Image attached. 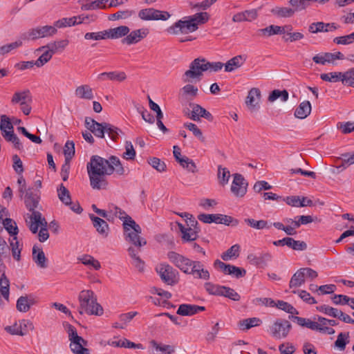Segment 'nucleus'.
<instances>
[{
	"instance_id": "774afa93",
	"label": "nucleus",
	"mask_w": 354,
	"mask_h": 354,
	"mask_svg": "<svg viewBox=\"0 0 354 354\" xmlns=\"http://www.w3.org/2000/svg\"><path fill=\"white\" fill-rule=\"evenodd\" d=\"M342 83L344 85L354 88V68H351L344 73Z\"/></svg>"
},
{
	"instance_id": "5701e85b",
	"label": "nucleus",
	"mask_w": 354,
	"mask_h": 354,
	"mask_svg": "<svg viewBox=\"0 0 354 354\" xmlns=\"http://www.w3.org/2000/svg\"><path fill=\"white\" fill-rule=\"evenodd\" d=\"M205 308L192 304H181L177 310V314L181 316H192L200 311H204Z\"/></svg>"
},
{
	"instance_id": "c85d7f7f",
	"label": "nucleus",
	"mask_w": 354,
	"mask_h": 354,
	"mask_svg": "<svg viewBox=\"0 0 354 354\" xmlns=\"http://www.w3.org/2000/svg\"><path fill=\"white\" fill-rule=\"evenodd\" d=\"M246 59L243 55H236L229 59L225 64V71L232 72L240 68L245 62Z\"/></svg>"
},
{
	"instance_id": "a18cd8bd",
	"label": "nucleus",
	"mask_w": 354,
	"mask_h": 354,
	"mask_svg": "<svg viewBox=\"0 0 354 354\" xmlns=\"http://www.w3.org/2000/svg\"><path fill=\"white\" fill-rule=\"evenodd\" d=\"M305 283L304 274L302 272L301 269L298 270L292 277L289 287L290 288H297L302 286Z\"/></svg>"
},
{
	"instance_id": "e2e57ef3",
	"label": "nucleus",
	"mask_w": 354,
	"mask_h": 354,
	"mask_svg": "<svg viewBox=\"0 0 354 354\" xmlns=\"http://www.w3.org/2000/svg\"><path fill=\"white\" fill-rule=\"evenodd\" d=\"M65 162H70L75 155V144L73 141L68 140L64 148Z\"/></svg>"
},
{
	"instance_id": "f3484780",
	"label": "nucleus",
	"mask_w": 354,
	"mask_h": 354,
	"mask_svg": "<svg viewBox=\"0 0 354 354\" xmlns=\"http://www.w3.org/2000/svg\"><path fill=\"white\" fill-rule=\"evenodd\" d=\"M149 33V30L147 28L135 30L127 35L122 40L123 44L131 45L136 44L145 38Z\"/></svg>"
},
{
	"instance_id": "79ce46f5",
	"label": "nucleus",
	"mask_w": 354,
	"mask_h": 354,
	"mask_svg": "<svg viewBox=\"0 0 354 354\" xmlns=\"http://www.w3.org/2000/svg\"><path fill=\"white\" fill-rule=\"evenodd\" d=\"M3 225L6 230L11 236L17 237V236L19 233V230L17 223L14 220L10 218H6L3 220Z\"/></svg>"
},
{
	"instance_id": "4d7b16f0",
	"label": "nucleus",
	"mask_w": 354,
	"mask_h": 354,
	"mask_svg": "<svg viewBox=\"0 0 354 354\" xmlns=\"http://www.w3.org/2000/svg\"><path fill=\"white\" fill-rule=\"evenodd\" d=\"M24 39H21V36L19 37V39L15 41V42L3 45L0 47V55H4L8 53H10L11 50L16 49L21 46H22Z\"/></svg>"
},
{
	"instance_id": "864d4df0",
	"label": "nucleus",
	"mask_w": 354,
	"mask_h": 354,
	"mask_svg": "<svg viewBox=\"0 0 354 354\" xmlns=\"http://www.w3.org/2000/svg\"><path fill=\"white\" fill-rule=\"evenodd\" d=\"M271 12L279 17H291L295 13L292 8L288 7H276Z\"/></svg>"
},
{
	"instance_id": "a211bd4d",
	"label": "nucleus",
	"mask_w": 354,
	"mask_h": 354,
	"mask_svg": "<svg viewBox=\"0 0 354 354\" xmlns=\"http://www.w3.org/2000/svg\"><path fill=\"white\" fill-rule=\"evenodd\" d=\"M261 99V91L257 88H251L246 98L245 104L251 111L257 109Z\"/></svg>"
},
{
	"instance_id": "a19ab883",
	"label": "nucleus",
	"mask_w": 354,
	"mask_h": 354,
	"mask_svg": "<svg viewBox=\"0 0 354 354\" xmlns=\"http://www.w3.org/2000/svg\"><path fill=\"white\" fill-rule=\"evenodd\" d=\"M150 345L156 352H161L162 354H172L175 352V348L171 345L159 344L155 340L150 342Z\"/></svg>"
},
{
	"instance_id": "2eb2a0df",
	"label": "nucleus",
	"mask_w": 354,
	"mask_h": 354,
	"mask_svg": "<svg viewBox=\"0 0 354 354\" xmlns=\"http://www.w3.org/2000/svg\"><path fill=\"white\" fill-rule=\"evenodd\" d=\"M231 192L237 197H243L247 192L248 183L240 174L233 175Z\"/></svg>"
},
{
	"instance_id": "4c0bfd02",
	"label": "nucleus",
	"mask_w": 354,
	"mask_h": 354,
	"mask_svg": "<svg viewBox=\"0 0 354 354\" xmlns=\"http://www.w3.org/2000/svg\"><path fill=\"white\" fill-rule=\"evenodd\" d=\"M35 304L33 298H28L27 296H21L17 301V309L19 312L26 313L29 310L30 306Z\"/></svg>"
},
{
	"instance_id": "393cba45",
	"label": "nucleus",
	"mask_w": 354,
	"mask_h": 354,
	"mask_svg": "<svg viewBox=\"0 0 354 354\" xmlns=\"http://www.w3.org/2000/svg\"><path fill=\"white\" fill-rule=\"evenodd\" d=\"M26 102H32V95L29 90L15 92L11 99L12 104H24Z\"/></svg>"
},
{
	"instance_id": "dca6fc26",
	"label": "nucleus",
	"mask_w": 354,
	"mask_h": 354,
	"mask_svg": "<svg viewBox=\"0 0 354 354\" xmlns=\"http://www.w3.org/2000/svg\"><path fill=\"white\" fill-rule=\"evenodd\" d=\"M106 124V122L100 123L90 117L85 118V127L97 138L104 137Z\"/></svg>"
},
{
	"instance_id": "6e6d98bb",
	"label": "nucleus",
	"mask_w": 354,
	"mask_h": 354,
	"mask_svg": "<svg viewBox=\"0 0 354 354\" xmlns=\"http://www.w3.org/2000/svg\"><path fill=\"white\" fill-rule=\"evenodd\" d=\"M239 245L235 244L230 247L226 252H223L221 255V258L224 261H228L232 258H236L239 255Z\"/></svg>"
},
{
	"instance_id": "603ef678",
	"label": "nucleus",
	"mask_w": 354,
	"mask_h": 354,
	"mask_svg": "<svg viewBox=\"0 0 354 354\" xmlns=\"http://www.w3.org/2000/svg\"><path fill=\"white\" fill-rule=\"evenodd\" d=\"M344 73L342 72H331L328 73H322L320 75V78L323 81L330 82H342L343 79Z\"/></svg>"
},
{
	"instance_id": "f8f14e48",
	"label": "nucleus",
	"mask_w": 354,
	"mask_h": 354,
	"mask_svg": "<svg viewBox=\"0 0 354 354\" xmlns=\"http://www.w3.org/2000/svg\"><path fill=\"white\" fill-rule=\"evenodd\" d=\"M35 329L33 323L28 319H22L19 324H15L12 326H7L6 330L11 335L24 336L29 330L32 331Z\"/></svg>"
},
{
	"instance_id": "423d86ee",
	"label": "nucleus",
	"mask_w": 354,
	"mask_h": 354,
	"mask_svg": "<svg viewBox=\"0 0 354 354\" xmlns=\"http://www.w3.org/2000/svg\"><path fill=\"white\" fill-rule=\"evenodd\" d=\"M207 71L206 59L198 57L194 59L189 64V68L183 75L184 82H190L193 80H200L203 72Z\"/></svg>"
},
{
	"instance_id": "052dcab7",
	"label": "nucleus",
	"mask_w": 354,
	"mask_h": 354,
	"mask_svg": "<svg viewBox=\"0 0 354 354\" xmlns=\"http://www.w3.org/2000/svg\"><path fill=\"white\" fill-rule=\"evenodd\" d=\"M244 222L248 224L250 227L257 229L262 230L264 228H269L270 225H268V222L264 220L256 221L253 218H245Z\"/></svg>"
},
{
	"instance_id": "58836bf2",
	"label": "nucleus",
	"mask_w": 354,
	"mask_h": 354,
	"mask_svg": "<svg viewBox=\"0 0 354 354\" xmlns=\"http://www.w3.org/2000/svg\"><path fill=\"white\" fill-rule=\"evenodd\" d=\"M258 33L268 37L274 35H282L285 33V28H282L279 26L270 25L265 28L259 29Z\"/></svg>"
},
{
	"instance_id": "8fccbe9b",
	"label": "nucleus",
	"mask_w": 354,
	"mask_h": 354,
	"mask_svg": "<svg viewBox=\"0 0 354 354\" xmlns=\"http://www.w3.org/2000/svg\"><path fill=\"white\" fill-rule=\"evenodd\" d=\"M349 333H340L335 342V346L340 351H344L346 346L349 342Z\"/></svg>"
},
{
	"instance_id": "3c124183",
	"label": "nucleus",
	"mask_w": 354,
	"mask_h": 354,
	"mask_svg": "<svg viewBox=\"0 0 354 354\" xmlns=\"http://www.w3.org/2000/svg\"><path fill=\"white\" fill-rule=\"evenodd\" d=\"M9 286L10 282L6 274L3 273L0 277V292L3 298L9 301Z\"/></svg>"
},
{
	"instance_id": "680f3d73",
	"label": "nucleus",
	"mask_w": 354,
	"mask_h": 354,
	"mask_svg": "<svg viewBox=\"0 0 354 354\" xmlns=\"http://www.w3.org/2000/svg\"><path fill=\"white\" fill-rule=\"evenodd\" d=\"M278 98H280L282 102H286L288 99V93L286 90H274L270 94L268 100L270 102H274Z\"/></svg>"
},
{
	"instance_id": "338daca9",
	"label": "nucleus",
	"mask_w": 354,
	"mask_h": 354,
	"mask_svg": "<svg viewBox=\"0 0 354 354\" xmlns=\"http://www.w3.org/2000/svg\"><path fill=\"white\" fill-rule=\"evenodd\" d=\"M230 177V171L227 168L223 167L221 165H219L218 167V178L220 183L223 185L227 184L228 183Z\"/></svg>"
},
{
	"instance_id": "69168bd1",
	"label": "nucleus",
	"mask_w": 354,
	"mask_h": 354,
	"mask_svg": "<svg viewBox=\"0 0 354 354\" xmlns=\"http://www.w3.org/2000/svg\"><path fill=\"white\" fill-rule=\"evenodd\" d=\"M105 133H106L109 137L113 141H116L119 137L122 131L118 127L106 122L105 126Z\"/></svg>"
},
{
	"instance_id": "473e14b6",
	"label": "nucleus",
	"mask_w": 354,
	"mask_h": 354,
	"mask_svg": "<svg viewBox=\"0 0 354 354\" xmlns=\"http://www.w3.org/2000/svg\"><path fill=\"white\" fill-rule=\"evenodd\" d=\"M312 106L309 101L305 100L299 104L295 109V116L299 119H305L311 112Z\"/></svg>"
},
{
	"instance_id": "9b49d317",
	"label": "nucleus",
	"mask_w": 354,
	"mask_h": 354,
	"mask_svg": "<svg viewBox=\"0 0 354 354\" xmlns=\"http://www.w3.org/2000/svg\"><path fill=\"white\" fill-rule=\"evenodd\" d=\"M138 17L144 21H166L171 17V15L167 11L149 8L140 10L138 12Z\"/></svg>"
},
{
	"instance_id": "c9c22d12",
	"label": "nucleus",
	"mask_w": 354,
	"mask_h": 354,
	"mask_svg": "<svg viewBox=\"0 0 354 354\" xmlns=\"http://www.w3.org/2000/svg\"><path fill=\"white\" fill-rule=\"evenodd\" d=\"M14 127L12 124L10 122L9 118H8L6 115H2L1 116V122H0V130L2 134V136L6 139L8 137L6 134L8 135L12 134L14 133L13 130Z\"/></svg>"
},
{
	"instance_id": "de8ad7c7",
	"label": "nucleus",
	"mask_w": 354,
	"mask_h": 354,
	"mask_svg": "<svg viewBox=\"0 0 354 354\" xmlns=\"http://www.w3.org/2000/svg\"><path fill=\"white\" fill-rule=\"evenodd\" d=\"M57 192L59 199L66 205H68L71 203V198L68 189L63 184H61Z\"/></svg>"
},
{
	"instance_id": "b1692460",
	"label": "nucleus",
	"mask_w": 354,
	"mask_h": 354,
	"mask_svg": "<svg viewBox=\"0 0 354 354\" xmlns=\"http://www.w3.org/2000/svg\"><path fill=\"white\" fill-rule=\"evenodd\" d=\"M283 201L288 205L292 207H306L313 205V201L304 196L301 198L297 196H287L283 198Z\"/></svg>"
},
{
	"instance_id": "c756f323",
	"label": "nucleus",
	"mask_w": 354,
	"mask_h": 354,
	"mask_svg": "<svg viewBox=\"0 0 354 354\" xmlns=\"http://www.w3.org/2000/svg\"><path fill=\"white\" fill-rule=\"evenodd\" d=\"M24 203L30 212L36 211L35 208L37 207L39 204V196L37 194H35L30 189H28L25 194Z\"/></svg>"
},
{
	"instance_id": "4468645a",
	"label": "nucleus",
	"mask_w": 354,
	"mask_h": 354,
	"mask_svg": "<svg viewBox=\"0 0 354 354\" xmlns=\"http://www.w3.org/2000/svg\"><path fill=\"white\" fill-rule=\"evenodd\" d=\"M198 218L205 223H215L217 224H224L225 225H230L233 221L232 216L221 214H201L198 216Z\"/></svg>"
},
{
	"instance_id": "ddd939ff",
	"label": "nucleus",
	"mask_w": 354,
	"mask_h": 354,
	"mask_svg": "<svg viewBox=\"0 0 354 354\" xmlns=\"http://www.w3.org/2000/svg\"><path fill=\"white\" fill-rule=\"evenodd\" d=\"M26 223L32 234H36L38 232V228L44 226H48V223L46 218L38 211H33L31 214L28 216Z\"/></svg>"
},
{
	"instance_id": "5fc2aeb1",
	"label": "nucleus",
	"mask_w": 354,
	"mask_h": 354,
	"mask_svg": "<svg viewBox=\"0 0 354 354\" xmlns=\"http://www.w3.org/2000/svg\"><path fill=\"white\" fill-rule=\"evenodd\" d=\"M311 0H290L289 3L295 12L302 11L310 6Z\"/></svg>"
},
{
	"instance_id": "37998d69",
	"label": "nucleus",
	"mask_w": 354,
	"mask_h": 354,
	"mask_svg": "<svg viewBox=\"0 0 354 354\" xmlns=\"http://www.w3.org/2000/svg\"><path fill=\"white\" fill-rule=\"evenodd\" d=\"M261 323V320L257 317L248 318L241 320L239 322V326L241 330H246L254 326H259Z\"/></svg>"
},
{
	"instance_id": "2f4dec72",
	"label": "nucleus",
	"mask_w": 354,
	"mask_h": 354,
	"mask_svg": "<svg viewBox=\"0 0 354 354\" xmlns=\"http://www.w3.org/2000/svg\"><path fill=\"white\" fill-rule=\"evenodd\" d=\"M257 17V12L255 10H245L234 15L232 17L234 22L252 21Z\"/></svg>"
},
{
	"instance_id": "13d9d810",
	"label": "nucleus",
	"mask_w": 354,
	"mask_h": 354,
	"mask_svg": "<svg viewBox=\"0 0 354 354\" xmlns=\"http://www.w3.org/2000/svg\"><path fill=\"white\" fill-rule=\"evenodd\" d=\"M287 246L294 250L304 251L307 249V244L303 241H296L288 237Z\"/></svg>"
},
{
	"instance_id": "0eeeda50",
	"label": "nucleus",
	"mask_w": 354,
	"mask_h": 354,
	"mask_svg": "<svg viewBox=\"0 0 354 354\" xmlns=\"http://www.w3.org/2000/svg\"><path fill=\"white\" fill-rule=\"evenodd\" d=\"M66 330L71 342L70 348L72 352L75 354H89V350L85 348L87 342L77 335L76 328L71 324H67Z\"/></svg>"
},
{
	"instance_id": "6e6552de",
	"label": "nucleus",
	"mask_w": 354,
	"mask_h": 354,
	"mask_svg": "<svg viewBox=\"0 0 354 354\" xmlns=\"http://www.w3.org/2000/svg\"><path fill=\"white\" fill-rule=\"evenodd\" d=\"M57 32V28L53 26H38L22 33L21 37L26 41L35 40L39 38L53 36L55 35Z\"/></svg>"
},
{
	"instance_id": "72a5a7b5",
	"label": "nucleus",
	"mask_w": 354,
	"mask_h": 354,
	"mask_svg": "<svg viewBox=\"0 0 354 354\" xmlns=\"http://www.w3.org/2000/svg\"><path fill=\"white\" fill-rule=\"evenodd\" d=\"M68 39H62L48 43L46 46H43L37 48V50H44L46 48H50L51 51L55 53L59 51H62L68 45Z\"/></svg>"
},
{
	"instance_id": "412c9836",
	"label": "nucleus",
	"mask_w": 354,
	"mask_h": 354,
	"mask_svg": "<svg viewBox=\"0 0 354 354\" xmlns=\"http://www.w3.org/2000/svg\"><path fill=\"white\" fill-rule=\"evenodd\" d=\"M97 79L100 82L109 80L121 82L127 79V75L123 71L104 72L99 74L97 77Z\"/></svg>"
},
{
	"instance_id": "4be33fe9",
	"label": "nucleus",
	"mask_w": 354,
	"mask_h": 354,
	"mask_svg": "<svg viewBox=\"0 0 354 354\" xmlns=\"http://www.w3.org/2000/svg\"><path fill=\"white\" fill-rule=\"evenodd\" d=\"M190 106L192 107V115L190 118L194 121H198L200 117L204 118L208 120H212L213 117L212 114L205 109L197 104H191Z\"/></svg>"
},
{
	"instance_id": "7c9ffc66",
	"label": "nucleus",
	"mask_w": 354,
	"mask_h": 354,
	"mask_svg": "<svg viewBox=\"0 0 354 354\" xmlns=\"http://www.w3.org/2000/svg\"><path fill=\"white\" fill-rule=\"evenodd\" d=\"M32 259L37 266L41 268H47V259L42 249L37 248V246L32 248Z\"/></svg>"
},
{
	"instance_id": "7ed1b4c3",
	"label": "nucleus",
	"mask_w": 354,
	"mask_h": 354,
	"mask_svg": "<svg viewBox=\"0 0 354 354\" xmlns=\"http://www.w3.org/2000/svg\"><path fill=\"white\" fill-rule=\"evenodd\" d=\"M209 19L207 12H198L194 15L183 17L167 28V31L171 35L188 34L195 32L198 26L205 24Z\"/></svg>"
},
{
	"instance_id": "cd10ccee",
	"label": "nucleus",
	"mask_w": 354,
	"mask_h": 354,
	"mask_svg": "<svg viewBox=\"0 0 354 354\" xmlns=\"http://www.w3.org/2000/svg\"><path fill=\"white\" fill-rule=\"evenodd\" d=\"M272 259V256L269 253H262L259 256L254 254H250L248 256V259L252 265L257 266H263L267 264Z\"/></svg>"
},
{
	"instance_id": "ea45409f",
	"label": "nucleus",
	"mask_w": 354,
	"mask_h": 354,
	"mask_svg": "<svg viewBox=\"0 0 354 354\" xmlns=\"http://www.w3.org/2000/svg\"><path fill=\"white\" fill-rule=\"evenodd\" d=\"M109 162L110 164V168L113 169V173L115 171L120 176L126 174V170L118 157L114 156H111L109 159Z\"/></svg>"
},
{
	"instance_id": "49530a36",
	"label": "nucleus",
	"mask_w": 354,
	"mask_h": 354,
	"mask_svg": "<svg viewBox=\"0 0 354 354\" xmlns=\"http://www.w3.org/2000/svg\"><path fill=\"white\" fill-rule=\"evenodd\" d=\"M36 51L38 52L39 50L37 49ZM41 51L43 52L42 54L35 61L36 66L38 68H40L48 63L54 55V53L51 51L50 48H46Z\"/></svg>"
},
{
	"instance_id": "f03ea898",
	"label": "nucleus",
	"mask_w": 354,
	"mask_h": 354,
	"mask_svg": "<svg viewBox=\"0 0 354 354\" xmlns=\"http://www.w3.org/2000/svg\"><path fill=\"white\" fill-rule=\"evenodd\" d=\"M167 257L170 261L175 264L181 271L186 274H192L195 279L203 280L209 279V272L204 268L201 261H192L175 252H169L167 254Z\"/></svg>"
},
{
	"instance_id": "a878e982",
	"label": "nucleus",
	"mask_w": 354,
	"mask_h": 354,
	"mask_svg": "<svg viewBox=\"0 0 354 354\" xmlns=\"http://www.w3.org/2000/svg\"><path fill=\"white\" fill-rule=\"evenodd\" d=\"M75 95L79 99L86 100H91L94 97L93 89L88 84L77 86L75 90Z\"/></svg>"
},
{
	"instance_id": "f257e3e1",
	"label": "nucleus",
	"mask_w": 354,
	"mask_h": 354,
	"mask_svg": "<svg viewBox=\"0 0 354 354\" xmlns=\"http://www.w3.org/2000/svg\"><path fill=\"white\" fill-rule=\"evenodd\" d=\"M86 169L91 187L94 189H106L108 182L105 176L113 174L109 160L99 156H93L87 163Z\"/></svg>"
},
{
	"instance_id": "09e8293b",
	"label": "nucleus",
	"mask_w": 354,
	"mask_h": 354,
	"mask_svg": "<svg viewBox=\"0 0 354 354\" xmlns=\"http://www.w3.org/2000/svg\"><path fill=\"white\" fill-rule=\"evenodd\" d=\"M78 259L85 266H92L95 270H98L101 268L100 263L95 259L93 257L84 254Z\"/></svg>"
},
{
	"instance_id": "20e7f679",
	"label": "nucleus",
	"mask_w": 354,
	"mask_h": 354,
	"mask_svg": "<svg viewBox=\"0 0 354 354\" xmlns=\"http://www.w3.org/2000/svg\"><path fill=\"white\" fill-rule=\"evenodd\" d=\"M78 312L80 315L101 316L104 310L97 302V296L91 290H83L78 295Z\"/></svg>"
},
{
	"instance_id": "aec40b11",
	"label": "nucleus",
	"mask_w": 354,
	"mask_h": 354,
	"mask_svg": "<svg viewBox=\"0 0 354 354\" xmlns=\"http://www.w3.org/2000/svg\"><path fill=\"white\" fill-rule=\"evenodd\" d=\"M178 229L182 234L181 238L184 242H190L195 241L198 236L200 229L188 228L182 223L177 222Z\"/></svg>"
},
{
	"instance_id": "e433bc0d",
	"label": "nucleus",
	"mask_w": 354,
	"mask_h": 354,
	"mask_svg": "<svg viewBox=\"0 0 354 354\" xmlns=\"http://www.w3.org/2000/svg\"><path fill=\"white\" fill-rule=\"evenodd\" d=\"M9 243L13 259L17 261H20L23 245L19 244L17 237L15 236L9 239Z\"/></svg>"
},
{
	"instance_id": "bb28decb",
	"label": "nucleus",
	"mask_w": 354,
	"mask_h": 354,
	"mask_svg": "<svg viewBox=\"0 0 354 354\" xmlns=\"http://www.w3.org/2000/svg\"><path fill=\"white\" fill-rule=\"evenodd\" d=\"M140 252V248L129 247L128 248V252L131 258L132 259L133 265L140 271L142 272L145 268V262L140 258L139 253Z\"/></svg>"
},
{
	"instance_id": "0e129e2a",
	"label": "nucleus",
	"mask_w": 354,
	"mask_h": 354,
	"mask_svg": "<svg viewBox=\"0 0 354 354\" xmlns=\"http://www.w3.org/2000/svg\"><path fill=\"white\" fill-rule=\"evenodd\" d=\"M223 286H219L210 282L205 283L206 291L210 295L216 296H221Z\"/></svg>"
},
{
	"instance_id": "c03bdc74",
	"label": "nucleus",
	"mask_w": 354,
	"mask_h": 354,
	"mask_svg": "<svg viewBox=\"0 0 354 354\" xmlns=\"http://www.w3.org/2000/svg\"><path fill=\"white\" fill-rule=\"evenodd\" d=\"M338 160H342V162L337 168L340 169L341 171L345 170L348 166L354 164V152L352 153H344L341 155V157L337 158Z\"/></svg>"
},
{
	"instance_id": "39448f33",
	"label": "nucleus",
	"mask_w": 354,
	"mask_h": 354,
	"mask_svg": "<svg viewBox=\"0 0 354 354\" xmlns=\"http://www.w3.org/2000/svg\"><path fill=\"white\" fill-rule=\"evenodd\" d=\"M123 223L124 235L126 241L131 243L136 248H141L147 244L145 238L140 236L142 229L131 217L126 218Z\"/></svg>"
},
{
	"instance_id": "bf43d9fd",
	"label": "nucleus",
	"mask_w": 354,
	"mask_h": 354,
	"mask_svg": "<svg viewBox=\"0 0 354 354\" xmlns=\"http://www.w3.org/2000/svg\"><path fill=\"white\" fill-rule=\"evenodd\" d=\"M274 306L291 315L299 314L298 310L293 306L281 300H278L277 302H275Z\"/></svg>"
},
{
	"instance_id": "1a4fd4ad",
	"label": "nucleus",
	"mask_w": 354,
	"mask_h": 354,
	"mask_svg": "<svg viewBox=\"0 0 354 354\" xmlns=\"http://www.w3.org/2000/svg\"><path fill=\"white\" fill-rule=\"evenodd\" d=\"M291 328L289 321L278 319L270 326L269 333L274 339H281L287 337Z\"/></svg>"
},
{
	"instance_id": "f704fd0d",
	"label": "nucleus",
	"mask_w": 354,
	"mask_h": 354,
	"mask_svg": "<svg viewBox=\"0 0 354 354\" xmlns=\"http://www.w3.org/2000/svg\"><path fill=\"white\" fill-rule=\"evenodd\" d=\"M129 32V27L120 26L114 28L106 30L107 39H118L126 36Z\"/></svg>"
},
{
	"instance_id": "6ab92c4d",
	"label": "nucleus",
	"mask_w": 354,
	"mask_h": 354,
	"mask_svg": "<svg viewBox=\"0 0 354 354\" xmlns=\"http://www.w3.org/2000/svg\"><path fill=\"white\" fill-rule=\"evenodd\" d=\"M89 218L92 221L93 227L96 231L103 237H107L109 232V227L107 223L101 218L95 216L93 214H89Z\"/></svg>"
},
{
	"instance_id": "9d476101",
	"label": "nucleus",
	"mask_w": 354,
	"mask_h": 354,
	"mask_svg": "<svg viewBox=\"0 0 354 354\" xmlns=\"http://www.w3.org/2000/svg\"><path fill=\"white\" fill-rule=\"evenodd\" d=\"M161 280L169 286H174L178 281V272L167 263H160L156 268Z\"/></svg>"
}]
</instances>
